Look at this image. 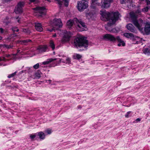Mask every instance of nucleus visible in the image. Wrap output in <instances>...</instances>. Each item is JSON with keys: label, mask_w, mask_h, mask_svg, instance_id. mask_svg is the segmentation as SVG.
Returning <instances> with one entry per match:
<instances>
[{"label": "nucleus", "mask_w": 150, "mask_h": 150, "mask_svg": "<svg viewBox=\"0 0 150 150\" xmlns=\"http://www.w3.org/2000/svg\"><path fill=\"white\" fill-rule=\"evenodd\" d=\"M129 14L133 23L140 31L144 35L150 34V24L147 23L145 25L142 20L140 19L138 20L137 19V16L141 15V11L138 9L135 13L131 12Z\"/></svg>", "instance_id": "1"}, {"label": "nucleus", "mask_w": 150, "mask_h": 150, "mask_svg": "<svg viewBox=\"0 0 150 150\" xmlns=\"http://www.w3.org/2000/svg\"><path fill=\"white\" fill-rule=\"evenodd\" d=\"M100 14L101 15L100 17L102 20L104 21H108L107 25L105 26V28L107 30L111 32H115V29H111V25L114 24L117 21L119 17L120 14L118 12L110 13L108 12L100 11Z\"/></svg>", "instance_id": "2"}, {"label": "nucleus", "mask_w": 150, "mask_h": 150, "mask_svg": "<svg viewBox=\"0 0 150 150\" xmlns=\"http://www.w3.org/2000/svg\"><path fill=\"white\" fill-rule=\"evenodd\" d=\"M75 45L77 47H87L88 45V42L86 38L84 37L77 38L74 41Z\"/></svg>", "instance_id": "3"}, {"label": "nucleus", "mask_w": 150, "mask_h": 150, "mask_svg": "<svg viewBox=\"0 0 150 150\" xmlns=\"http://www.w3.org/2000/svg\"><path fill=\"white\" fill-rule=\"evenodd\" d=\"M52 27L51 29L48 28L47 30L50 32L55 31L56 30H58L59 27L62 26V23L60 19L55 18L53 20L52 23Z\"/></svg>", "instance_id": "4"}, {"label": "nucleus", "mask_w": 150, "mask_h": 150, "mask_svg": "<svg viewBox=\"0 0 150 150\" xmlns=\"http://www.w3.org/2000/svg\"><path fill=\"white\" fill-rule=\"evenodd\" d=\"M36 11L35 15L37 17H42L46 14L45 8L44 7H37L34 8Z\"/></svg>", "instance_id": "5"}, {"label": "nucleus", "mask_w": 150, "mask_h": 150, "mask_svg": "<svg viewBox=\"0 0 150 150\" xmlns=\"http://www.w3.org/2000/svg\"><path fill=\"white\" fill-rule=\"evenodd\" d=\"M88 6V2L87 1L82 0L77 2V8L80 11H83Z\"/></svg>", "instance_id": "6"}, {"label": "nucleus", "mask_w": 150, "mask_h": 150, "mask_svg": "<svg viewBox=\"0 0 150 150\" xmlns=\"http://www.w3.org/2000/svg\"><path fill=\"white\" fill-rule=\"evenodd\" d=\"M25 4V2L23 1H20L18 3L16 6L15 8V11L16 13H21L23 11V7Z\"/></svg>", "instance_id": "7"}, {"label": "nucleus", "mask_w": 150, "mask_h": 150, "mask_svg": "<svg viewBox=\"0 0 150 150\" xmlns=\"http://www.w3.org/2000/svg\"><path fill=\"white\" fill-rule=\"evenodd\" d=\"M113 0H102L101 2V7L103 8H107L110 6V3Z\"/></svg>", "instance_id": "8"}, {"label": "nucleus", "mask_w": 150, "mask_h": 150, "mask_svg": "<svg viewBox=\"0 0 150 150\" xmlns=\"http://www.w3.org/2000/svg\"><path fill=\"white\" fill-rule=\"evenodd\" d=\"M63 36L62 38V41L63 42H66L69 40L70 36V34L69 31H67L66 30L62 31Z\"/></svg>", "instance_id": "9"}, {"label": "nucleus", "mask_w": 150, "mask_h": 150, "mask_svg": "<svg viewBox=\"0 0 150 150\" xmlns=\"http://www.w3.org/2000/svg\"><path fill=\"white\" fill-rule=\"evenodd\" d=\"M103 38L105 40H108L110 41L115 42L117 40L113 35L109 34H106L103 36Z\"/></svg>", "instance_id": "10"}, {"label": "nucleus", "mask_w": 150, "mask_h": 150, "mask_svg": "<svg viewBox=\"0 0 150 150\" xmlns=\"http://www.w3.org/2000/svg\"><path fill=\"white\" fill-rule=\"evenodd\" d=\"M78 22V20L76 18H74L73 20H70L67 22V26L68 28H70L74 24L76 25V23Z\"/></svg>", "instance_id": "11"}, {"label": "nucleus", "mask_w": 150, "mask_h": 150, "mask_svg": "<svg viewBox=\"0 0 150 150\" xmlns=\"http://www.w3.org/2000/svg\"><path fill=\"white\" fill-rule=\"evenodd\" d=\"M127 29L130 32L133 33H136V30L133 25L129 23L127 25Z\"/></svg>", "instance_id": "12"}, {"label": "nucleus", "mask_w": 150, "mask_h": 150, "mask_svg": "<svg viewBox=\"0 0 150 150\" xmlns=\"http://www.w3.org/2000/svg\"><path fill=\"white\" fill-rule=\"evenodd\" d=\"M47 49V46H40L37 48V50L40 53L45 52Z\"/></svg>", "instance_id": "13"}, {"label": "nucleus", "mask_w": 150, "mask_h": 150, "mask_svg": "<svg viewBox=\"0 0 150 150\" xmlns=\"http://www.w3.org/2000/svg\"><path fill=\"white\" fill-rule=\"evenodd\" d=\"M35 27L36 29L38 31L41 32L43 30V28L41 23H35Z\"/></svg>", "instance_id": "14"}, {"label": "nucleus", "mask_w": 150, "mask_h": 150, "mask_svg": "<svg viewBox=\"0 0 150 150\" xmlns=\"http://www.w3.org/2000/svg\"><path fill=\"white\" fill-rule=\"evenodd\" d=\"M78 21L77 23H76V26H77L80 28L86 27V25L84 23L79 20H78Z\"/></svg>", "instance_id": "15"}, {"label": "nucleus", "mask_w": 150, "mask_h": 150, "mask_svg": "<svg viewBox=\"0 0 150 150\" xmlns=\"http://www.w3.org/2000/svg\"><path fill=\"white\" fill-rule=\"evenodd\" d=\"M116 39L119 43L117 45L118 46H125V43L120 38L119 36H117L116 37Z\"/></svg>", "instance_id": "16"}, {"label": "nucleus", "mask_w": 150, "mask_h": 150, "mask_svg": "<svg viewBox=\"0 0 150 150\" xmlns=\"http://www.w3.org/2000/svg\"><path fill=\"white\" fill-rule=\"evenodd\" d=\"M57 61L58 62V63H59L61 62H62L63 63H66V64H69L71 63L70 59L69 58H67L66 59L65 61H62V60L59 58L57 59Z\"/></svg>", "instance_id": "17"}, {"label": "nucleus", "mask_w": 150, "mask_h": 150, "mask_svg": "<svg viewBox=\"0 0 150 150\" xmlns=\"http://www.w3.org/2000/svg\"><path fill=\"white\" fill-rule=\"evenodd\" d=\"M86 16L88 19L93 20L94 19V15L90 12L86 13Z\"/></svg>", "instance_id": "18"}, {"label": "nucleus", "mask_w": 150, "mask_h": 150, "mask_svg": "<svg viewBox=\"0 0 150 150\" xmlns=\"http://www.w3.org/2000/svg\"><path fill=\"white\" fill-rule=\"evenodd\" d=\"M38 135L39 136V138L41 139H45V135L44 133L42 132H40L38 133Z\"/></svg>", "instance_id": "19"}, {"label": "nucleus", "mask_w": 150, "mask_h": 150, "mask_svg": "<svg viewBox=\"0 0 150 150\" xmlns=\"http://www.w3.org/2000/svg\"><path fill=\"white\" fill-rule=\"evenodd\" d=\"M57 60V59L56 58L54 59L50 58L48 59L46 61L43 62V64L45 65L47 64L54 61L56 60Z\"/></svg>", "instance_id": "20"}, {"label": "nucleus", "mask_w": 150, "mask_h": 150, "mask_svg": "<svg viewBox=\"0 0 150 150\" xmlns=\"http://www.w3.org/2000/svg\"><path fill=\"white\" fill-rule=\"evenodd\" d=\"M124 35L127 38H133L134 37V35L131 33H125Z\"/></svg>", "instance_id": "21"}, {"label": "nucleus", "mask_w": 150, "mask_h": 150, "mask_svg": "<svg viewBox=\"0 0 150 150\" xmlns=\"http://www.w3.org/2000/svg\"><path fill=\"white\" fill-rule=\"evenodd\" d=\"M4 23L6 25H7L11 23V19L8 17H7L3 21Z\"/></svg>", "instance_id": "22"}, {"label": "nucleus", "mask_w": 150, "mask_h": 150, "mask_svg": "<svg viewBox=\"0 0 150 150\" xmlns=\"http://www.w3.org/2000/svg\"><path fill=\"white\" fill-rule=\"evenodd\" d=\"M32 41L30 39H27L22 40L21 41L22 42V44L25 45H27L28 44L29 42H31Z\"/></svg>", "instance_id": "23"}, {"label": "nucleus", "mask_w": 150, "mask_h": 150, "mask_svg": "<svg viewBox=\"0 0 150 150\" xmlns=\"http://www.w3.org/2000/svg\"><path fill=\"white\" fill-rule=\"evenodd\" d=\"M144 53L148 55H150V49L149 48H146L143 50Z\"/></svg>", "instance_id": "24"}, {"label": "nucleus", "mask_w": 150, "mask_h": 150, "mask_svg": "<svg viewBox=\"0 0 150 150\" xmlns=\"http://www.w3.org/2000/svg\"><path fill=\"white\" fill-rule=\"evenodd\" d=\"M49 45L52 49L53 50L54 49L55 46L54 42L52 40H50V41Z\"/></svg>", "instance_id": "25"}, {"label": "nucleus", "mask_w": 150, "mask_h": 150, "mask_svg": "<svg viewBox=\"0 0 150 150\" xmlns=\"http://www.w3.org/2000/svg\"><path fill=\"white\" fill-rule=\"evenodd\" d=\"M22 31L24 33H25L26 34H29L30 33V31L28 28H22Z\"/></svg>", "instance_id": "26"}, {"label": "nucleus", "mask_w": 150, "mask_h": 150, "mask_svg": "<svg viewBox=\"0 0 150 150\" xmlns=\"http://www.w3.org/2000/svg\"><path fill=\"white\" fill-rule=\"evenodd\" d=\"M81 57V55L78 54H74L73 55V57L75 59H79Z\"/></svg>", "instance_id": "27"}, {"label": "nucleus", "mask_w": 150, "mask_h": 150, "mask_svg": "<svg viewBox=\"0 0 150 150\" xmlns=\"http://www.w3.org/2000/svg\"><path fill=\"white\" fill-rule=\"evenodd\" d=\"M132 115V113L131 111H129L127 112L125 115V117L127 118H128L129 117L131 116Z\"/></svg>", "instance_id": "28"}, {"label": "nucleus", "mask_w": 150, "mask_h": 150, "mask_svg": "<svg viewBox=\"0 0 150 150\" xmlns=\"http://www.w3.org/2000/svg\"><path fill=\"white\" fill-rule=\"evenodd\" d=\"M41 72L40 71H38L35 74L36 78L39 79L41 77Z\"/></svg>", "instance_id": "29"}, {"label": "nucleus", "mask_w": 150, "mask_h": 150, "mask_svg": "<svg viewBox=\"0 0 150 150\" xmlns=\"http://www.w3.org/2000/svg\"><path fill=\"white\" fill-rule=\"evenodd\" d=\"M27 71H28V73H30L33 72V70H32V67H27L26 68Z\"/></svg>", "instance_id": "30"}, {"label": "nucleus", "mask_w": 150, "mask_h": 150, "mask_svg": "<svg viewBox=\"0 0 150 150\" xmlns=\"http://www.w3.org/2000/svg\"><path fill=\"white\" fill-rule=\"evenodd\" d=\"M17 73V71H15L14 73L9 75L8 76V77L9 78H10L11 77L14 76L16 75Z\"/></svg>", "instance_id": "31"}, {"label": "nucleus", "mask_w": 150, "mask_h": 150, "mask_svg": "<svg viewBox=\"0 0 150 150\" xmlns=\"http://www.w3.org/2000/svg\"><path fill=\"white\" fill-rule=\"evenodd\" d=\"M39 66H40V65H39V63H37V64H36L34 65L33 66V67L35 69H37L39 68Z\"/></svg>", "instance_id": "32"}, {"label": "nucleus", "mask_w": 150, "mask_h": 150, "mask_svg": "<svg viewBox=\"0 0 150 150\" xmlns=\"http://www.w3.org/2000/svg\"><path fill=\"white\" fill-rule=\"evenodd\" d=\"M69 0H63L64 1V4L66 6H67L69 4Z\"/></svg>", "instance_id": "33"}, {"label": "nucleus", "mask_w": 150, "mask_h": 150, "mask_svg": "<svg viewBox=\"0 0 150 150\" xmlns=\"http://www.w3.org/2000/svg\"><path fill=\"white\" fill-rule=\"evenodd\" d=\"M149 10V8L146 7H144L142 9V11L144 12H146L148 11Z\"/></svg>", "instance_id": "34"}, {"label": "nucleus", "mask_w": 150, "mask_h": 150, "mask_svg": "<svg viewBox=\"0 0 150 150\" xmlns=\"http://www.w3.org/2000/svg\"><path fill=\"white\" fill-rule=\"evenodd\" d=\"M8 61L9 59H5V57H0V61Z\"/></svg>", "instance_id": "35"}, {"label": "nucleus", "mask_w": 150, "mask_h": 150, "mask_svg": "<svg viewBox=\"0 0 150 150\" xmlns=\"http://www.w3.org/2000/svg\"><path fill=\"white\" fill-rule=\"evenodd\" d=\"M45 132L47 133V134H50L52 133V131L51 129H47L45 131Z\"/></svg>", "instance_id": "36"}, {"label": "nucleus", "mask_w": 150, "mask_h": 150, "mask_svg": "<svg viewBox=\"0 0 150 150\" xmlns=\"http://www.w3.org/2000/svg\"><path fill=\"white\" fill-rule=\"evenodd\" d=\"M36 136V135L35 134H31L30 136V137L31 139H34Z\"/></svg>", "instance_id": "37"}, {"label": "nucleus", "mask_w": 150, "mask_h": 150, "mask_svg": "<svg viewBox=\"0 0 150 150\" xmlns=\"http://www.w3.org/2000/svg\"><path fill=\"white\" fill-rule=\"evenodd\" d=\"M4 46L6 48H7L8 49H10L11 48H12V46L11 45H5Z\"/></svg>", "instance_id": "38"}, {"label": "nucleus", "mask_w": 150, "mask_h": 150, "mask_svg": "<svg viewBox=\"0 0 150 150\" xmlns=\"http://www.w3.org/2000/svg\"><path fill=\"white\" fill-rule=\"evenodd\" d=\"M5 57L7 58H10V59H12V55H10V54H6L5 55Z\"/></svg>", "instance_id": "39"}, {"label": "nucleus", "mask_w": 150, "mask_h": 150, "mask_svg": "<svg viewBox=\"0 0 150 150\" xmlns=\"http://www.w3.org/2000/svg\"><path fill=\"white\" fill-rule=\"evenodd\" d=\"M4 3H7L10 1L12 0H2Z\"/></svg>", "instance_id": "40"}, {"label": "nucleus", "mask_w": 150, "mask_h": 150, "mask_svg": "<svg viewBox=\"0 0 150 150\" xmlns=\"http://www.w3.org/2000/svg\"><path fill=\"white\" fill-rule=\"evenodd\" d=\"M125 1L124 0H120V3L122 4H125Z\"/></svg>", "instance_id": "41"}, {"label": "nucleus", "mask_w": 150, "mask_h": 150, "mask_svg": "<svg viewBox=\"0 0 150 150\" xmlns=\"http://www.w3.org/2000/svg\"><path fill=\"white\" fill-rule=\"evenodd\" d=\"M145 2L147 3V5L150 4V1L149 0H145Z\"/></svg>", "instance_id": "42"}, {"label": "nucleus", "mask_w": 150, "mask_h": 150, "mask_svg": "<svg viewBox=\"0 0 150 150\" xmlns=\"http://www.w3.org/2000/svg\"><path fill=\"white\" fill-rule=\"evenodd\" d=\"M0 32L1 33H4V29L2 28H0Z\"/></svg>", "instance_id": "43"}, {"label": "nucleus", "mask_w": 150, "mask_h": 150, "mask_svg": "<svg viewBox=\"0 0 150 150\" xmlns=\"http://www.w3.org/2000/svg\"><path fill=\"white\" fill-rule=\"evenodd\" d=\"M17 29V28L16 27H13L12 28V30L14 32H15L16 31V30Z\"/></svg>", "instance_id": "44"}, {"label": "nucleus", "mask_w": 150, "mask_h": 150, "mask_svg": "<svg viewBox=\"0 0 150 150\" xmlns=\"http://www.w3.org/2000/svg\"><path fill=\"white\" fill-rule=\"evenodd\" d=\"M98 1V0H92V3L94 4V3H96Z\"/></svg>", "instance_id": "45"}, {"label": "nucleus", "mask_w": 150, "mask_h": 150, "mask_svg": "<svg viewBox=\"0 0 150 150\" xmlns=\"http://www.w3.org/2000/svg\"><path fill=\"white\" fill-rule=\"evenodd\" d=\"M16 19H17V22L18 23H20V19L18 17L16 18Z\"/></svg>", "instance_id": "46"}, {"label": "nucleus", "mask_w": 150, "mask_h": 150, "mask_svg": "<svg viewBox=\"0 0 150 150\" xmlns=\"http://www.w3.org/2000/svg\"><path fill=\"white\" fill-rule=\"evenodd\" d=\"M27 71V70H25V71H20V72H19V73L20 74H21L22 73H25V71Z\"/></svg>", "instance_id": "47"}, {"label": "nucleus", "mask_w": 150, "mask_h": 150, "mask_svg": "<svg viewBox=\"0 0 150 150\" xmlns=\"http://www.w3.org/2000/svg\"><path fill=\"white\" fill-rule=\"evenodd\" d=\"M31 2H34L37 1L38 0H29Z\"/></svg>", "instance_id": "48"}, {"label": "nucleus", "mask_w": 150, "mask_h": 150, "mask_svg": "<svg viewBox=\"0 0 150 150\" xmlns=\"http://www.w3.org/2000/svg\"><path fill=\"white\" fill-rule=\"evenodd\" d=\"M141 121V119L140 118H137L136 120V121L137 122H139Z\"/></svg>", "instance_id": "49"}, {"label": "nucleus", "mask_w": 150, "mask_h": 150, "mask_svg": "<svg viewBox=\"0 0 150 150\" xmlns=\"http://www.w3.org/2000/svg\"><path fill=\"white\" fill-rule=\"evenodd\" d=\"M81 108L82 106L80 105L78 106L77 107V108L78 109H81Z\"/></svg>", "instance_id": "50"}, {"label": "nucleus", "mask_w": 150, "mask_h": 150, "mask_svg": "<svg viewBox=\"0 0 150 150\" xmlns=\"http://www.w3.org/2000/svg\"><path fill=\"white\" fill-rule=\"evenodd\" d=\"M56 36V33H55L53 35V37H55Z\"/></svg>", "instance_id": "51"}, {"label": "nucleus", "mask_w": 150, "mask_h": 150, "mask_svg": "<svg viewBox=\"0 0 150 150\" xmlns=\"http://www.w3.org/2000/svg\"><path fill=\"white\" fill-rule=\"evenodd\" d=\"M19 30L17 28V29H16V32H18L19 31Z\"/></svg>", "instance_id": "52"}, {"label": "nucleus", "mask_w": 150, "mask_h": 150, "mask_svg": "<svg viewBox=\"0 0 150 150\" xmlns=\"http://www.w3.org/2000/svg\"><path fill=\"white\" fill-rule=\"evenodd\" d=\"M48 81L50 82V83L51 81V80H49Z\"/></svg>", "instance_id": "53"}, {"label": "nucleus", "mask_w": 150, "mask_h": 150, "mask_svg": "<svg viewBox=\"0 0 150 150\" xmlns=\"http://www.w3.org/2000/svg\"><path fill=\"white\" fill-rule=\"evenodd\" d=\"M136 43H137V44H138V43H139V42L138 41H137L136 42Z\"/></svg>", "instance_id": "54"}, {"label": "nucleus", "mask_w": 150, "mask_h": 150, "mask_svg": "<svg viewBox=\"0 0 150 150\" xmlns=\"http://www.w3.org/2000/svg\"><path fill=\"white\" fill-rule=\"evenodd\" d=\"M2 37L0 36V40H1L2 39Z\"/></svg>", "instance_id": "55"}, {"label": "nucleus", "mask_w": 150, "mask_h": 150, "mask_svg": "<svg viewBox=\"0 0 150 150\" xmlns=\"http://www.w3.org/2000/svg\"><path fill=\"white\" fill-rule=\"evenodd\" d=\"M0 65H2V64H0Z\"/></svg>", "instance_id": "56"}]
</instances>
